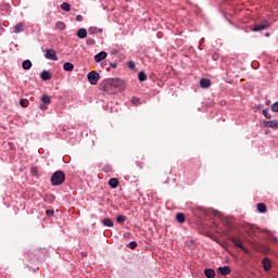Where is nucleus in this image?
<instances>
[{"label":"nucleus","instance_id":"a211bd4d","mask_svg":"<svg viewBox=\"0 0 278 278\" xmlns=\"http://www.w3.org/2000/svg\"><path fill=\"white\" fill-rule=\"evenodd\" d=\"M256 207H257V211L261 213V214H266V205L264 203H258L256 204Z\"/></svg>","mask_w":278,"mask_h":278},{"label":"nucleus","instance_id":"4468645a","mask_svg":"<svg viewBox=\"0 0 278 278\" xmlns=\"http://www.w3.org/2000/svg\"><path fill=\"white\" fill-rule=\"evenodd\" d=\"M40 77L43 81H49L51 80V73H49V71H43L41 72Z\"/></svg>","mask_w":278,"mask_h":278},{"label":"nucleus","instance_id":"f8f14e48","mask_svg":"<svg viewBox=\"0 0 278 278\" xmlns=\"http://www.w3.org/2000/svg\"><path fill=\"white\" fill-rule=\"evenodd\" d=\"M200 86L201 88H210V86H212V80H210V78H202L200 80Z\"/></svg>","mask_w":278,"mask_h":278},{"label":"nucleus","instance_id":"bb28decb","mask_svg":"<svg viewBox=\"0 0 278 278\" xmlns=\"http://www.w3.org/2000/svg\"><path fill=\"white\" fill-rule=\"evenodd\" d=\"M41 101L43 104L49 105V103H51V97L43 96V97H41Z\"/></svg>","mask_w":278,"mask_h":278},{"label":"nucleus","instance_id":"ea45409f","mask_svg":"<svg viewBox=\"0 0 278 278\" xmlns=\"http://www.w3.org/2000/svg\"><path fill=\"white\" fill-rule=\"evenodd\" d=\"M242 251H244V253L249 254V250L247 248L243 247V249H241Z\"/></svg>","mask_w":278,"mask_h":278},{"label":"nucleus","instance_id":"c756f323","mask_svg":"<svg viewBox=\"0 0 278 278\" xmlns=\"http://www.w3.org/2000/svg\"><path fill=\"white\" fill-rule=\"evenodd\" d=\"M271 112H277L278 113V101L271 104Z\"/></svg>","mask_w":278,"mask_h":278},{"label":"nucleus","instance_id":"58836bf2","mask_svg":"<svg viewBox=\"0 0 278 278\" xmlns=\"http://www.w3.org/2000/svg\"><path fill=\"white\" fill-rule=\"evenodd\" d=\"M117 66H118L117 63H111V67H112V68H116Z\"/></svg>","mask_w":278,"mask_h":278},{"label":"nucleus","instance_id":"473e14b6","mask_svg":"<svg viewBox=\"0 0 278 278\" xmlns=\"http://www.w3.org/2000/svg\"><path fill=\"white\" fill-rule=\"evenodd\" d=\"M263 116H265V118H271L270 113H268L267 110H263Z\"/></svg>","mask_w":278,"mask_h":278},{"label":"nucleus","instance_id":"9b49d317","mask_svg":"<svg viewBox=\"0 0 278 278\" xmlns=\"http://www.w3.org/2000/svg\"><path fill=\"white\" fill-rule=\"evenodd\" d=\"M21 31H25V24H23V22H20L14 26V34H21Z\"/></svg>","mask_w":278,"mask_h":278},{"label":"nucleus","instance_id":"f3484780","mask_svg":"<svg viewBox=\"0 0 278 278\" xmlns=\"http://www.w3.org/2000/svg\"><path fill=\"white\" fill-rule=\"evenodd\" d=\"M204 275L207 278H215L216 277V271H214V269H205Z\"/></svg>","mask_w":278,"mask_h":278},{"label":"nucleus","instance_id":"2eb2a0df","mask_svg":"<svg viewBox=\"0 0 278 278\" xmlns=\"http://www.w3.org/2000/svg\"><path fill=\"white\" fill-rule=\"evenodd\" d=\"M263 29H268L267 24H260L252 28V31H263Z\"/></svg>","mask_w":278,"mask_h":278},{"label":"nucleus","instance_id":"a878e982","mask_svg":"<svg viewBox=\"0 0 278 278\" xmlns=\"http://www.w3.org/2000/svg\"><path fill=\"white\" fill-rule=\"evenodd\" d=\"M138 79H139V81H147L148 76L144 72H140L138 75Z\"/></svg>","mask_w":278,"mask_h":278},{"label":"nucleus","instance_id":"6e6552de","mask_svg":"<svg viewBox=\"0 0 278 278\" xmlns=\"http://www.w3.org/2000/svg\"><path fill=\"white\" fill-rule=\"evenodd\" d=\"M230 242L238 247V249H244V245L242 244V240L236 238V237H230Z\"/></svg>","mask_w":278,"mask_h":278},{"label":"nucleus","instance_id":"9d476101","mask_svg":"<svg viewBox=\"0 0 278 278\" xmlns=\"http://www.w3.org/2000/svg\"><path fill=\"white\" fill-rule=\"evenodd\" d=\"M218 273L223 275V277H227L231 273V268L229 266H224L218 268Z\"/></svg>","mask_w":278,"mask_h":278},{"label":"nucleus","instance_id":"dca6fc26","mask_svg":"<svg viewBox=\"0 0 278 278\" xmlns=\"http://www.w3.org/2000/svg\"><path fill=\"white\" fill-rule=\"evenodd\" d=\"M63 70L71 73L72 71L75 70V65H73V63H71V62H66L63 65Z\"/></svg>","mask_w":278,"mask_h":278},{"label":"nucleus","instance_id":"f03ea898","mask_svg":"<svg viewBox=\"0 0 278 278\" xmlns=\"http://www.w3.org/2000/svg\"><path fill=\"white\" fill-rule=\"evenodd\" d=\"M109 81L113 90H123L125 88V81L121 78H109Z\"/></svg>","mask_w":278,"mask_h":278},{"label":"nucleus","instance_id":"ddd939ff","mask_svg":"<svg viewBox=\"0 0 278 278\" xmlns=\"http://www.w3.org/2000/svg\"><path fill=\"white\" fill-rule=\"evenodd\" d=\"M77 36L83 40L88 36V30L86 28H79L77 30Z\"/></svg>","mask_w":278,"mask_h":278},{"label":"nucleus","instance_id":"c9c22d12","mask_svg":"<svg viewBox=\"0 0 278 278\" xmlns=\"http://www.w3.org/2000/svg\"><path fill=\"white\" fill-rule=\"evenodd\" d=\"M76 21H77L78 23H81V21H84V16L77 15V16H76Z\"/></svg>","mask_w":278,"mask_h":278},{"label":"nucleus","instance_id":"c85d7f7f","mask_svg":"<svg viewBox=\"0 0 278 278\" xmlns=\"http://www.w3.org/2000/svg\"><path fill=\"white\" fill-rule=\"evenodd\" d=\"M125 220H127V216L125 215H119L116 217L117 223H125Z\"/></svg>","mask_w":278,"mask_h":278},{"label":"nucleus","instance_id":"e433bc0d","mask_svg":"<svg viewBox=\"0 0 278 278\" xmlns=\"http://www.w3.org/2000/svg\"><path fill=\"white\" fill-rule=\"evenodd\" d=\"M87 45H94V39H88Z\"/></svg>","mask_w":278,"mask_h":278},{"label":"nucleus","instance_id":"20e7f679","mask_svg":"<svg viewBox=\"0 0 278 278\" xmlns=\"http://www.w3.org/2000/svg\"><path fill=\"white\" fill-rule=\"evenodd\" d=\"M100 90H102V92H112L113 88L112 85L110 83V78L104 79L101 84H100Z\"/></svg>","mask_w":278,"mask_h":278},{"label":"nucleus","instance_id":"f257e3e1","mask_svg":"<svg viewBox=\"0 0 278 278\" xmlns=\"http://www.w3.org/2000/svg\"><path fill=\"white\" fill-rule=\"evenodd\" d=\"M66 181V174L62 170H56L51 176L52 186H62V184Z\"/></svg>","mask_w":278,"mask_h":278},{"label":"nucleus","instance_id":"cd10ccee","mask_svg":"<svg viewBox=\"0 0 278 278\" xmlns=\"http://www.w3.org/2000/svg\"><path fill=\"white\" fill-rule=\"evenodd\" d=\"M20 105H21L22 108H27V106L29 105V100H27V99H22V100L20 101Z\"/></svg>","mask_w":278,"mask_h":278},{"label":"nucleus","instance_id":"5701e85b","mask_svg":"<svg viewBox=\"0 0 278 278\" xmlns=\"http://www.w3.org/2000/svg\"><path fill=\"white\" fill-rule=\"evenodd\" d=\"M109 186H111V188H118V180H117V178H111L109 180Z\"/></svg>","mask_w":278,"mask_h":278},{"label":"nucleus","instance_id":"7c9ffc66","mask_svg":"<svg viewBox=\"0 0 278 278\" xmlns=\"http://www.w3.org/2000/svg\"><path fill=\"white\" fill-rule=\"evenodd\" d=\"M55 214V212L53 210H48L46 211V215L51 218L53 215Z\"/></svg>","mask_w":278,"mask_h":278},{"label":"nucleus","instance_id":"7ed1b4c3","mask_svg":"<svg viewBox=\"0 0 278 278\" xmlns=\"http://www.w3.org/2000/svg\"><path fill=\"white\" fill-rule=\"evenodd\" d=\"M99 73L98 72H90L88 75H87V79L88 81L91 84V86H97L98 81H99Z\"/></svg>","mask_w":278,"mask_h":278},{"label":"nucleus","instance_id":"72a5a7b5","mask_svg":"<svg viewBox=\"0 0 278 278\" xmlns=\"http://www.w3.org/2000/svg\"><path fill=\"white\" fill-rule=\"evenodd\" d=\"M136 247H138V243H137L136 241H131V242L129 243V248H130V249H136Z\"/></svg>","mask_w":278,"mask_h":278},{"label":"nucleus","instance_id":"f704fd0d","mask_svg":"<svg viewBox=\"0 0 278 278\" xmlns=\"http://www.w3.org/2000/svg\"><path fill=\"white\" fill-rule=\"evenodd\" d=\"M270 240H271V242H276V244H278V239H277V237L270 235Z\"/></svg>","mask_w":278,"mask_h":278},{"label":"nucleus","instance_id":"1a4fd4ad","mask_svg":"<svg viewBox=\"0 0 278 278\" xmlns=\"http://www.w3.org/2000/svg\"><path fill=\"white\" fill-rule=\"evenodd\" d=\"M262 264L264 270H270V268H273V264L270 263V260L268 257L263 258Z\"/></svg>","mask_w":278,"mask_h":278},{"label":"nucleus","instance_id":"0eeeda50","mask_svg":"<svg viewBox=\"0 0 278 278\" xmlns=\"http://www.w3.org/2000/svg\"><path fill=\"white\" fill-rule=\"evenodd\" d=\"M108 58V52L101 51L100 53L96 54L93 60L94 62H102V60H105Z\"/></svg>","mask_w":278,"mask_h":278},{"label":"nucleus","instance_id":"aec40b11","mask_svg":"<svg viewBox=\"0 0 278 278\" xmlns=\"http://www.w3.org/2000/svg\"><path fill=\"white\" fill-rule=\"evenodd\" d=\"M55 29H59L60 31H64V29H66V24H64V22H56Z\"/></svg>","mask_w":278,"mask_h":278},{"label":"nucleus","instance_id":"79ce46f5","mask_svg":"<svg viewBox=\"0 0 278 278\" xmlns=\"http://www.w3.org/2000/svg\"><path fill=\"white\" fill-rule=\"evenodd\" d=\"M132 101H134L135 103H137L138 99L135 98V99H132Z\"/></svg>","mask_w":278,"mask_h":278},{"label":"nucleus","instance_id":"39448f33","mask_svg":"<svg viewBox=\"0 0 278 278\" xmlns=\"http://www.w3.org/2000/svg\"><path fill=\"white\" fill-rule=\"evenodd\" d=\"M46 58L47 60H53L58 62V53L53 49L46 50Z\"/></svg>","mask_w":278,"mask_h":278},{"label":"nucleus","instance_id":"4c0bfd02","mask_svg":"<svg viewBox=\"0 0 278 278\" xmlns=\"http://www.w3.org/2000/svg\"><path fill=\"white\" fill-rule=\"evenodd\" d=\"M39 108H40V110H47V104H45V103H43V104H40Z\"/></svg>","mask_w":278,"mask_h":278},{"label":"nucleus","instance_id":"423d86ee","mask_svg":"<svg viewBox=\"0 0 278 278\" xmlns=\"http://www.w3.org/2000/svg\"><path fill=\"white\" fill-rule=\"evenodd\" d=\"M264 127H267L269 129H278V121L277 119L265 121Z\"/></svg>","mask_w":278,"mask_h":278},{"label":"nucleus","instance_id":"4be33fe9","mask_svg":"<svg viewBox=\"0 0 278 278\" xmlns=\"http://www.w3.org/2000/svg\"><path fill=\"white\" fill-rule=\"evenodd\" d=\"M88 31H89V34H103V29H101V28H97V27H90L89 29H88Z\"/></svg>","mask_w":278,"mask_h":278},{"label":"nucleus","instance_id":"6ab92c4d","mask_svg":"<svg viewBox=\"0 0 278 278\" xmlns=\"http://www.w3.org/2000/svg\"><path fill=\"white\" fill-rule=\"evenodd\" d=\"M176 220H177L178 223H180V224L186 223V215H185L184 213H178V214L176 215Z\"/></svg>","mask_w":278,"mask_h":278},{"label":"nucleus","instance_id":"2f4dec72","mask_svg":"<svg viewBox=\"0 0 278 278\" xmlns=\"http://www.w3.org/2000/svg\"><path fill=\"white\" fill-rule=\"evenodd\" d=\"M128 68H131V70L136 68V63L134 61H129Z\"/></svg>","mask_w":278,"mask_h":278},{"label":"nucleus","instance_id":"412c9836","mask_svg":"<svg viewBox=\"0 0 278 278\" xmlns=\"http://www.w3.org/2000/svg\"><path fill=\"white\" fill-rule=\"evenodd\" d=\"M22 67L24 68V71H29V68H31V61L25 60V61L22 63Z\"/></svg>","mask_w":278,"mask_h":278},{"label":"nucleus","instance_id":"a19ab883","mask_svg":"<svg viewBox=\"0 0 278 278\" xmlns=\"http://www.w3.org/2000/svg\"><path fill=\"white\" fill-rule=\"evenodd\" d=\"M132 101H134L135 103H137L138 99L135 98V99H132Z\"/></svg>","mask_w":278,"mask_h":278},{"label":"nucleus","instance_id":"b1692460","mask_svg":"<svg viewBox=\"0 0 278 278\" xmlns=\"http://www.w3.org/2000/svg\"><path fill=\"white\" fill-rule=\"evenodd\" d=\"M103 225H104V227H114V222H112L111 218H104Z\"/></svg>","mask_w":278,"mask_h":278},{"label":"nucleus","instance_id":"393cba45","mask_svg":"<svg viewBox=\"0 0 278 278\" xmlns=\"http://www.w3.org/2000/svg\"><path fill=\"white\" fill-rule=\"evenodd\" d=\"M61 10H63V12H71V5L68 4V2H63L61 4Z\"/></svg>","mask_w":278,"mask_h":278}]
</instances>
